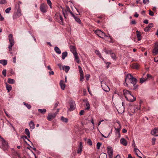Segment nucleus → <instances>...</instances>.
Instances as JSON below:
<instances>
[{
  "label": "nucleus",
  "instance_id": "obj_1",
  "mask_svg": "<svg viewBox=\"0 0 158 158\" xmlns=\"http://www.w3.org/2000/svg\"><path fill=\"white\" fill-rule=\"evenodd\" d=\"M20 2H19L16 5L15 7V10L13 15V19H16L22 15L19 4H21Z\"/></svg>",
  "mask_w": 158,
  "mask_h": 158
},
{
  "label": "nucleus",
  "instance_id": "obj_16",
  "mask_svg": "<svg viewBox=\"0 0 158 158\" xmlns=\"http://www.w3.org/2000/svg\"><path fill=\"white\" fill-rule=\"evenodd\" d=\"M153 26V24L152 23H150L149 24L148 26V27H146L144 29V30L145 31H149L151 28Z\"/></svg>",
  "mask_w": 158,
  "mask_h": 158
},
{
  "label": "nucleus",
  "instance_id": "obj_50",
  "mask_svg": "<svg viewBox=\"0 0 158 158\" xmlns=\"http://www.w3.org/2000/svg\"><path fill=\"white\" fill-rule=\"evenodd\" d=\"M105 52L107 54H110L111 53L112 51L111 50H107L105 49Z\"/></svg>",
  "mask_w": 158,
  "mask_h": 158
},
{
  "label": "nucleus",
  "instance_id": "obj_63",
  "mask_svg": "<svg viewBox=\"0 0 158 158\" xmlns=\"http://www.w3.org/2000/svg\"><path fill=\"white\" fill-rule=\"evenodd\" d=\"M143 23L145 24H148V21L147 19L143 21Z\"/></svg>",
  "mask_w": 158,
  "mask_h": 158
},
{
  "label": "nucleus",
  "instance_id": "obj_29",
  "mask_svg": "<svg viewBox=\"0 0 158 158\" xmlns=\"http://www.w3.org/2000/svg\"><path fill=\"white\" fill-rule=\"evenodd\" d=\"M95 53L100 58H102L103 60H104L105 59L102 57V56H101V54L100 53V52L98 50H96L95 51Z\"/></svg>",
  "mask_w": 158,
  "mask_h": 158
},
{
  "label": "nucleus",
  "instance_id": "obj_23",
  "mask_svg": "<svg viewBox=\"0 0 158 158\" xmlns=\"http://www.w3.org/2000/svg\"><path fill=\"white\" fill-rule=\"evenodd\" d=\"M70 50L73 54L77 53L76 51V48L74 46H72L71 47Z\"/></svg>",
  "mask_w": 158,
  "mask_h": 158
},
{
  "label": "nucleus",
  "instance_id": "obj_25",
  "mask_svg": "<svg viewBox=\"0 0 158 158\" xmlns=\"http://www.w3.org/2000/svg\"><path fill=\"white\" fill-rule=\"evenodd\" d=\"M29 125L31 129H33L34 128L35 125L33 121H31L29 123Z\"/></svg>",
  "mask_w": 158,
  "mask_h": 158
},
{
  "label": "nucleus",
  "instance_id": "obj_62",
  "mask_svg": "<svg viewBox=\"0 0 158 158\" xmlns=\"http://www.w3.org/2000/svg\"><path fill=\"white\" fill-rule=\"evenodd\" d=\"M50 72H49V73L50 75H53L54 74V73L53 71H51Z\"/></svg>",
  "mask_w": 158,
  "mask_h": 158
},
{
  "label": "nucleus",
  "instance_id": "obj_53",
  "mask_svg": "<svg viewBox=\"0 0 158 158\" xmlns=\"http://www.w3.org/2000/svg\"><path fill=\"white\" fill-rule=\"evenodd\" d=\"M85 112V111L84 110H82L80 112V115H83Z\"/></svg>",
  "mask_w": 158,
  "mask_h": 158
},
{
  "label": "nucleus",
  "instance_id": "obj_39",
  "mask_svg": "<svg viewBox=\"0 0 158 158\" xmlns=\"http://www.w3.org/2000/svg\"><path fill=\"white\" fill-rule=\"evenodd\" d=\"M23 103L28 109H30L31 108V106L30 104L27 103L25 102H23Z\"/></svg>",
  "mask_w": 158,
  "mask_h": 158
},
{
  "label": "nucleus",
  "instance_id": "obj_58",
  "mask_svg": "<svg viewBox=\"0 0 158 158\" xmlns=\"http://www.w3.org/2000/svg\"><path fill=\"white\" fill-rule=\"evenodd\" d=\"M16 156H17L19 158H25L24 157H21L19 154L18 153H16Z\"/></svg>",
  "mask_w": 158,
  "mask_h": 158
},
{
  "label": "nucleus",
  "instance_id": "obj_26",
  "mask_svg": "<svg viewBox=\"0 0 158 158\" xmlns=\"http://www.w3.org/2000/svg\"><path fill=\"white\" fill-rule=\"evenodd\" d=\"M14 40L12 37V35L10 34V48L14 44Z\"/></svg>",
  "mask_w": 158,
  "mask_h": 158
},
{
  "label": "nucleus",
  "instance_id": "obj_42",
  "mask_svg": "<svg viewBox=\"0 0 158 158\" xmlns=\"http://www.w3.org/2000/svg\"><path fill=\"white\" fill-rule=\"evenodd\" d=\"M74 18L76 22H78L79 23H80L81 22V21L79 18H77V17L76 16H75Z\"/></svg>",
  "mask_w": 158,
  "mask_h": 158
},
{
  "label": "nucleus",
  "instance_id": "obj_59",
  "mask_svg": "<svg viewBox=\"0 0 158 158\" xmlns=\"http://www.w3.org/2000/svg\"><path fill=\"white\" fill-rule=\"evenodd\" d=\"M131 23L132 24H136V22L135 20H133L131 21Z\"/></svg>",
  "mask_w": 158,
  "mask_h": 158
},
{
  "label": "nucleus",
  "instance_id": "obj_35",
  "mask_svg": "<svg viewBox=\"0 0 158 158\" xmlns=\"http://www.w3.org/2000/svg\"><path fill=\"white\" fill-rule=\"evenodd\" d=\"M25 133L27 135L28 138H30V132L29 130L27 128H26L25 129Z\"/></svg>",
  "mask_w": 158,
  "mask_h": 158
},
{
  "label": "nucleus",
  "instance_id": "obj_7",
  "mask_svg": "<svg viewBox=\"0 0 158 158\" xmlns=\"http://www.w3.org/2000/svg\"><path fill=\"white\" fill-rule=\"evenodd\" d=\"M48 6L46 4L43 3L40 4V10L42 13H44L46 12Z\"/></svg>",
  "mask_w": 158,
  "mask_h": 158
},
{
  "label": "nucleus",
  "instance_id": "obj_30",
  "mask_svg": "<svg viewBox=\"0 0 158 158\" xmlns=\"http://www.w3.org/2000/svg\"><path fill=\"white\" fill-rule=\"evenodd\" d=\"M68 53L67 52H63L62 54V58L64 60L65 58L67 56Z\"/></svg>",
  "mask_w": 158,
  "mask_h": 158
},
{
  "label": "nucleus",
  "instance_id": "obj_44",
  "mask_svg": "<svg viewBox=\"0 0 158 158\" xmlns=\"http://www.w3.org/2000/svg\"><path fill=\"white\" fill-rule=\"evenodd\" d=\"M48 4L49 6L50 7L52 8V2L50 0H47Z\"/></svg>",
  "mask_w": 158,
  "mask_h": 158
},
{
  "label": "nucleus",
  "instance_id": "obj_20",
  "mask_svg": "<svg viewBox=\"0 0 158 158\" xmlns=\"http://www.w3.org/2000/svg\"><path fill=\"white\" fill-rule=\"evenodd\" d=\"M70 67L68 66L64 65L62 66V69L66 73H68L70 69Z\"/></svg>",
  "mask_w": 158,
  "mask_h": 158
},
{
  "label": "nucleus",
  "instance_id": "obj_9",
  "mask_svg": "<svg viewBox=\"0 0 158 158\" xmlns=\"http://www.w3.org/2000/svg\"><path fill=\"white\" fill-rule=\"evenodd\" d=\"M152 52L154 55H156L158 53V43H156Z\"/></svg>",
  "mask_w": 158,
  "mask_h": 158
},
{
  "label": "nucleus",
  "instance_id": "obj_45",
  "mask_svg": "<svg viewBox=\"0 0 158 158\" xmlns=\"http://www.w3.org/2000/svg\"><path fill=\"white\" fill-rule=\"evenodd\" d=\"M87 143L89 145L91 146L92 145V141L90 139L87 140Z\"/></svg>",
  "mask_w": 158,
  "mask_h": 158
},
{
  "label": "nucleus",
  "instance_id": "obj_21",
  "mask_svg": "<svg viewBox=\"0 0 158 158\" xmlns=\"http://www.w3.org/2000/svg\"><path fill=\"white\" fill-rule=\"evenodd\" d=\"M64 82L63 81L61 80L60 83L61 88L62 90H64L65 87V85L64 83Z\"/></svg>",
  "mask_w": 158,
  "mask_h": 158
},
{
  "label": "nucleus",
  "instance_id": "obj_10",
  "mask_svg": "<svg viewBox=\"0 0 158 158\" xmlns=\"http://www.w3.org/2000/svg\"><path fill=\"white\" fill-rule=\"evenodd\" d=\"M133 77L132 76V75L131 74H127L126 76V78L125 79V82L124 83V84L125 86H127L128 85V84L126 82V81L127 79H129L130 81H131L133 78Z\"/></svg>",
  "mask_w": 158,
  "mask_h": 158
},
{
  "label": "nucleus",
  "instance_id": "obj_64",
  "mask_svg": "<svg viewBox=\"0 0 158 158\" xmlns=\"http://www.w3.org/2000/svg\"><path fill=\"white\" fill-rule=\"evenodd\" d=\"M14 80L13 79H10V84H14Z\"/></svg>",
  "mask_w": 158,
  "mask_h": 158
},
{
  "label": "nucleus",
  "instance_id": "obj_48",
  "mask_svg": "<svg viewBox=\"0 0 158 158\" xmlns=\"http://www.w3.org/2000/svg\"><path fill=\"white\" fill-rule=\"evenodd\" d=\"M156 140V139L155 138H153L152 139V144L153 145H154L155 144Z\"/></svg>",
  "mask_w": 158,
  "mask_h": 158
},
{
  "label": "nucleus",
  "instance_id": "obj_40",
  "mask_svg": "<svg viewBox=\"0 0 158 158\" xmlns=\"http://www.w3.org/2000/svg\"><path fill=\"white\" fill-rule=\"evenodd\" d=\"M6 84V89L8 91V92H9L10 91V85L7 84V83L6 82L5 83Z\"/></svg>",
  "mask_w": 158,
  "mask_h": 158
},
{
  "label": "nucleus",
  "instance_id": "obj_57",
  "mask_svg": "<svg viewBox=\"0 0 158 158\" xmlns=\"http://www.w3.org/2000/svg\"><path fill=\"white\" fill-rule=\"evenodd\" d=\"M6 3V1L5 0H1L0 1V3L1 4H3Z\"/></svg>",
  "mask_w": 158,
  "mask_h": 158
},
{
  "label": "nucleus",
  "instance_id": "obj_46",
  "mask_svg": "<svg viewBox=\"0 0 158 158\" xmlns=\"http://www.w3.org/2000/svg\"><path fill=\"white\" fill-rule=\"evenodd\" d=\"M119 113L122 114L124 111V109H117Z\"/></svg>",
  "mask_w": 158,
  "mask_h": 158
},
{
  "label": "nucleus",
  "instance_id": "obj_22",
  "mask_svg": "<svg viewBox=\"0 0 158 158\" xmlns=\"http://www.w3.org/2000/svg\"><path fill=\"white\" fill-rule=\"evenodd\" d=\"M73 55H74V58H75V60L76 62L77 63H79L80 62V60H79V57L77 53H75V54H73Z\"/></svg>",
  "mask_w": 158,
  "mask_h": 158
},
{
  "label": "nucleus",
  "instance_id": "obj_61",
  "mask_svg": "<svg viewBox=\"0 0 158 158\" xmlns=\"http://www.w3.org/2000/svg\"><path fill=\"white\" fill-rule=\"evenodd\" d=\"M86 106H87L86 109H89V105L88 103H87L86 104Z\"/></svg>",
  "mask_w": 158,
  "mask_h": 158
},
{
  "label": "nucleus",
  "instance_id": "obj_41",
  "mask_svg": "<svg viewBox=\"0 0 158 158\" xmlns=\"http://www.w3.org/2000/svg\"><path fill=\"white\" fill-rule=\"evenodd\" d=\"M39 112L42 114H44L46 112V109H38Z\"/></svg>",
  "mask_w": 158,
  "mask_h": 158
},
{
  "label": "nucleus",
  "instance_id": "obj_4",
  "mask_svg": "<svg viewBox=\"0 0 158 158\" xmlns=\"http://www.w3.org/2000/svg\"><path fill=\"white\" fill-rule=\"evenodd\" d=\"M101 85L103 90L106 92H108L110 90V88L105 81L101 82Z\"/></svg>",
  "mask_w": 158,
  "mask_h": 158
},
{
  "label": "nucleus",
  "instance_id": "obj_56",
  "mask_svg": "<svg viewBox=\"0 0 158 158\" xmlns=\"http://www.w3.org/2000/svg\"><path fill=\"white\" fill-rule=\"evenodd\" d=\"M66 11L69 12H70L71 11L70 10V9L69 8V7L68 6H66Z\"/></svg>",
  "mask_w": 158,
  "mask_h": 158
},
{
  "label": "nucleus",
  "instance_id": "obj_5",
  "mask_svg": "<svg viewBox=\"0 0 158 158\" xmlns=\"http://www.w3.org/2000/svg\"><path fill=\"white\" fill-rule=\"evenodd\" d=\"M101 85L103 90L106 92H108L110 90V88L105 81L101 82Z\"/></svg>",
  "mask_w": 158,
  "mask_h": 158
},
{
  "label": "nucleus",
  "instance_id": "obj_18",
  "mask_svg": "<svg viewBox=\"0 0 158 158\" xmlns=\"http://www.w3.org/2000/svg\"><path fill=\"white\" fill-rule=\"evenodd\" d=\"M82 143L81 142L79 143V145L78 148V149L77 150V152L78 153H81V152L82 151Z\"/></svg>",
  "mask_w": 158,
  "mask_h": 158
},
{
  "label": "nucleus",
  "instance_id": "obj_32",
  "mask_svg": "<svg viewBox=\"0 0 158 158\" xmlns=\"http://www.w3.org/2000/svg\"><path fill=\"white\" fill-rule=\"evenodd\" d=\"M139 65L137 64H133L132 65V68L134 69H138Z\"/></svg>",
  "mask_w": 158,
  "mask_h": 158
},
{
  "label": "nucleus",
  "instance_id": "obj_12",
  "mask_svg": "<svg viewBox=\"0 0 158 158\" xmlns=\"http://www.w3.org/2000/svg\"><path fill=\"white\" fill-rule=\"evenodd\" d=\"M151 134L155 136H158V128H154L151 131Z\"/></svg>",
  "mask_w": 158,
  "mask_h": 158
},
{
  "label": "nucleus",
  "instance_id": "obj_52",
  "mask_svg": "<svg viewBox=\"0 0 158 158\" xmlns=\"http://www.w3.org/2000/svg\"><path fill=\"white\" fill-rule=\"evenodd\" d=\"M5 12L6 13H9L10 12V7H9L6 9L5 10Z\"/></svg>",
  "mask_w": 158,
  "mask_h": 158
},
{
  "label": "nucleus",
  "instance_id": "obj_51",
  "mask_svg": "<svg viewBox=\"0 0 158 158\" xmlns=\"http://www.w3.org/2000/svg\"><path fill=\"white\" fill-rule=\"evenodd\" d=\"M2 73L4 76H6V69L3 70L2 71Z\"/></svg>",
  "mask_w": 158,
  "mask_h": 158
},
{
  "label": "nucleus",
  "instance_id": "obj_15",
  "mask_svg": "<svg viewBox=\"0 0 158 158\" xmlns=\"http://www.w3.org/2000/svg\"><path fill=\"white\" fill-rule=\"evenodd\" d=\"M131 96L132 97H129L128 98H126L127 100L130 102H133L135 101L136 100V98H135L131 94Z\"/></svg>",
  "mask_w": 158,
  "mask_h": 158
},
{
  "label": "nucleus",
  "instance_id": "obj_31",
  "mask_svg": "<svg viewBox=\"0 0 158 158\" xmlns=\"http://www.w3.org/2000/svg\"><path fill=\"white\" fill-rule=\"evenodd\" d=\"M0 63L2 64L3 66H5L7 64V61L5 60H0Z\"/></svg>",
  "mask_w": 158,
  "mask_h": 158
},
{
  "label": "nucleus",
  "instance_id": "obj_24",
  "mask_svg": "<svg viewBox=\"0 0 158 158\" xmlns=\"http://www.w3.org/2000/svg\"><path fill=\"white\" fill-rule=\"evenodd\" d=\"M136 32L137 33V37L138 39V40L140 41L141 39V35L140 34V32L138 31H137Z\"/></svg>",
  "mask_w": 158,
  "mask_h": 158
},
{
  "label": "nucleus",
  "instance_id": "obj_6",
  "mask_svg": "<svg viewBox=\"0 0 158 158\" xmlns=\"http://www.w3.org/2000/svg\"><path fill=\"white\" fill-rule=\"evenodd\" d=\"M94 33L99 37L103 38V37L104 36L106 37L108 36L106 35L104 33L101 31V30H98L95 31Z\"/></svg>",
  "mask_w": 158,
  "mask_h": 158
},
{
  "label": "nucleus",
  "instance_id": "obj_14",
  "mask_svg": "<svg viewBox=\"0 0 158 158\" xmlns=\"http://www.w3.org/2000/svg\"><path fill=\"white\" fill-rule=\"evenodd\" d=\"M134 151L135 152L136 155L139 158H142V157L140 156L141 154V153L139 149L136 148H134Z\"/></svg>",
  "mask_w": 158,
  "mask_h": 158
},
{
  "label": "nucleus",
  "instance_id": "obj_55",
  "mask_svg": "<svg viewBox=\"0 0 158 158\" xmlns=\"http://www.w3.org/2000/svg\"><path fill=\"white\" fill-rule=\"evenodd\" d=\"M80 81H82L84 79V75H80Z\"/></svg>",
  "mask_w": 158,
  "mask_h": 158
},
{
  "label": "nucleus",
  "instance_id": "obj_3",
  "mask_svg": "<svg viewBox=\"0 0 158 158\" xmlns=\"http://www.w3.org/2000/svg\"><path fill=\"white\" fill-rule=\"evenodd\" d=\"M59 110H58L55 112H51L48 113V115L47 117V119L49 121H51L53 119H54L56 117V116Z\"/></svg>",
  "mask_w": 158,
  "mask_h": 158
},
{
  "label": "nucleus",
  "instance_id": "obj_37",
  "mask_svg": "<svg viewBox=\"0 0 158 158\" xmlns=\"http://www.w3.org/2000/svg\"><path fill=\"white\" fill-rule=\"evenodd\" d=\"M56 16L58 18H59L61 22H63V19L62 16L59 14H57L55 15V16Z\"/></svg>",
  "mask_w": 158,
  "mask_h": 158
},
{
  "label": "nucleus",
  "instance_id": "obj_34",
  "mask_svg": "<svg viewBox=\"0 0 158 158\" xmlns=\"http://www.w3.org/2000/svg\"><path fill=\"white\" fill-rule=\"evenodd\" d=\"M115 137L114 138V141L115 142L116 141L119 139L120 137V133L115 134Z\"/></svg>",
  "mask_w": 158,
  "mask_h": 158
},
{
  "label": "nucleus",
  "instance_id": "obj_11",
  "mask_svg": "<svg viewBox=\"0 0 158 158\" xmlns=\"http://www.w3.org/2000/svg\"><path fill=\"white\" fill-rule=\"evenodd\" d=\"M123 92L126 98H128V97H132L131 96V94L130 91L127 90H123Z\"/></svg>",
  "mask_w": 158,
  "mask_h": 158
},
{
  "label": "nucleus",
  "instance_id": "obj_54",
  "mask_svg": "<svg viewBox=\"0 0 158 158\" xmlns=\"http://www.w3.org/2000/svg\"><path fill=\"white\" fill-rule=\"evenodd\" d=\"M149 2V0H143V3L144 4H148Z\"/></svg>",
  "mask_w": 158,
  "mask_h": 158
},
{
  "label": "nucleus",
  "instance_id": "obj_43",
  "mask_svg": "<svg viewBox=\"0 0 158 158\" xmlns=\"http://www.w3.org/2000/svg\"><path fill=\"white\" fill-rule=\"evenodd\" d=\"M147 80V79L146 78L144 79L143 78H141L140 79V82L141 83H142L146 81Z\"/></svg>",
  "mask_w": 158,
  "mask_h": 158
},
{
  "label": "nucleus",
  "instance_id": "obj_19",
  "mask_svg": "<svg viewBox=\"0 0 158 158\" xmlns=\"http://www.w3.org/2000/svg\"><path fill=\"white\" fill-rule=\"evenodd\" d=\"M76 105L74 101H71L70 102V109H75L76 108Z\"/></svg>",
  "mask_w": 158,
  "mask_h": 158
},
{
  "label": "nucleus",
  "instance_id": "obj_8",
  "mask_svg": "<svg viewBox=\"0 0 158 158\" xmlns=\"http://www.w3.org/2000/svg\"><path fill=\"white\" fill-rule=\"evenodd\" d=\"M107 153L110 158H112L113 155V150L112 148L108 147L107 148Z\"/></svg>",
  "mask_w": 158,
  "mask_h": 158
},
{
  "label": "nucleus",
  "instance_id": "obj_38",
  "mask_svg": "<svg viewBox=\"0 0 158 158\" xmlns=\"http://www.w3.org/2000/svg\"><path fill=\"white\" fill-rule=\"evenodd\" d=\"M110 54L111 55V58L113 59L114 60H115L116 59V55H115V54L114 53L111 52V53Z\"/></svg>",
  "mask_w": 158,
  "mask_h": 158
},
{
  "label": "nucleus",
  "instance_id": "obj_60",
  "mask_svg": "<svg viewBox=\"0 0 158 158\" xmlns=\"http://www.w3.org/2000/svg\"><path fill=\"white\" fill-rule=\"evenodd\" d=\"M4 18L2 16L1 14H0V20L1 21H3L4 20Z\"/></svg>",
  "mask_w": 158,
  "mask_h": 158
},
{
  "label": "nucleus",
  "instance_id": "obj_49",
  "mask_svg": "<svg viewBox=\"0 0 158 158\" xmlns=\"http://www.w3.org/2000/svg\"><path fill=\"white\" fill-rule=\"evenodd\" d=\"M149 15L151 16H154V13L151 10H149Z\"/></svg>",
  "mask_w": 158,
  "mask_h": 158
},
{
  "label": "nucleus",
  "instance_id": "obj_13",
  "mask_svg": "<svg viewBox=\"0 0 158 158\" xmlns=\"http://www.w3.org/2000/svg\"><path fill=\"white\" fill-rule=\"evenodd\" d=\"M117 124L118 125V128H116L115 127V134L120 133V131L121 128V126L119 123L118 122H117Z\"/></svg>",
  "mask_w": 158,
  "mask_h": 158
},
{
  "label": "nucleus",
  "instance_id": "obj_47",
  "mask_svg": "<svg viewBox=\"0 0 158 158\" xmlns=\"http://www.w3.org/2000/svg\"><path fill=\"white\" fill-rule=\"evenodd\" d=\"M101 143L99 142H98L97 144V148L98 149H100V147L101 146Z\"/></svg>",
  "mask_w": 158,
  "mask_h": 158
},
{
  "label": "nucleus",
  "instance_id": "obj_17",
  "mask_svg": "<svg viewBox=\"0 0 158 158\" xmlns=\"http://www.w3.org/2000/svg\"><path fill=\"white\" fill-rule=\"evenodd\" d=\"M120 143L124 146H126L127 145V141L123 138H122L120 139Z\"/></svg>",
  "mask_w": 158,
  "mask_h": 158
},
{
  "label": "nucleus",
  "instance_id": "obj_33",
  "mask_svg": "<svg viewBox=\"0 0 158 158\" xmlns=\"http://www.w3.org/2000/svg\"><path fill=\"white\" fill-rule=\"evenodd\" d=\"M61 120L63 122L67 123L68 121V119L67 118H65L62 116L61 117Z\"/></svg>",
  "mask_w": 158,
  "mask_h": 158
},
{
  "label": "nucleus",
  "instance_id": "obj_36",
  "mask_svg": "<svg viewBox=\"0 0 158 158\" xmlns=\"http://www.w3.org/2000/svg\"><path fill=\"white\" fill-rule=\"evenodd\" d=\"M78 67L79 69V73L80 74V75H84L83 71H82V69L81 68V67L79 65Z\"/></svg>",
  "mask_w": 158,
  "mask_h": 158
},
{
  "label": "nucleus",
  "instance_id": "obj_28",
  "mask_svg": "<svg viewBox=\"0 0 158 158\" xmlns=\"http://www.w3.org/2000/svg\"><path fill=\"white\" fill-rule=\"evenodd\" d=\"M130 81L131 83L133 84V85L136 84L137 82V79L134 77Z\"/></svg>",
  "mask_w": 158,
  "mask_h": 158
},
{
  "label": "nucleus",
  "instance_id": "obj_2",
  "mask_svg": "<svg viewBox=\"0 0 158 158\" xmlns=\"http://www.w3.org/2000/svg\"><path fill=\"white\" fill-rule=\"evenodd\" d=\"M0 142L2 143L1 148L4 151L8 150L9 148V146L8 143L5 141L4 139L0 136Z\"/></svg>",
  "mask_w": 158,
  "mask_h": 158
},
{
  "label": "nucleus",
  "instance_id": "obj_27",
  "mask_svg": "<svg viewBox=\"0 0 158 158\" xmlns=\"http://www.w3.org/2000/svg\"><path fill=\"white\" fill-rule=\"evenodd\" d=\"M55 51L58 54H60L61 53V51L58 47L56 46L54 49Z\"/></svg>",
  "mask_w": 158,
  "mask_h": 158
}]
</instances>
